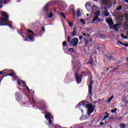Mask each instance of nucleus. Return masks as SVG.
<instances>
[{
    "mask_svg": "<svg viewBox=\"0 0 128 128\" xmlns=\"http://www.w3.org/2000/svg\"><path fill=\"white\" fill-rule=\"evenodd\" d=\"M1 16H2L0 18V26H8L10 28H12L14 30V27H12V22H10V23L8 24L7 22H10L8 14L6 12H2L1 14Z\"/></svg>",
    "mask_w": 128,
    "mask_h": 128,
    "instance_id": "obj_1",
    "label": "nucleus"
},
{
    "mask_svg": "<svg viewBox=\"0 0 128 128\" xmlns=\"http://www.w3.org/2000/svg\"><path fill=\"white\" fill-rule=\"evenodd\" d=\"M11 72L9 74H7L4 76H3V78H5V76H14V74H16V73H14V71L12 70H4L3 71H0V75L2 74H4L6 72Z\"/></svg>",
    "mask_w": 128,
    "mask_h": 128,
    "instance_id": "obj_2",
    "label": "nucleus"
},
{
    "mask_svg": "<svg viewBox=\"0 0 128 128\" xmlns=\"http://www.w3.org/2000/svg\"><path fill=\"white\" fill-rule=\"evenodd\" d=\"M82 74L80 75L78 72H76L75 73V78L77 84H80L82 82Z\"/></svg>",
    "mask_w": 128,
    "mask_h": 128,
    "instance_id": "obj_3",
    "label": "nucleus"
},
{
    "mask_svg": "<svg viewBox=\"0 0 128 128\" xmlns=\"http://www.w3.org/2000/svg\"><path fill=\"white\" fill-rule=\"evenodd\" d=\"M86 108L88 109V116H90V114H92L94 112V106H92V104H88L86 105Z\"/></svg>",
    "mask_w": 128,
    "mask_h": 128,
    "instance_id": "obj_4",
    "label": "nucleus"
},
{
    "mask_svg": "<svg viewBox=\"0 0 128 128\" xmlns=\"http://www.w3.org/2000/svg\"><path fill=\"white\" fill-rule=\"evenodd\" d=\"M94 84V80H92L90 82L88 85V94H90V98L92 100V84Z\"/></svg>",
    "mask_w": 128,
    "mask_h": 128,
    "instance_id": "obj_5",
    "label": "nucleus"
},
{
    "mask_svg": "<svg viewBox=\"0 0 128 128\" xmlns=\"http://www.w3.org/2000/svg\"><path fill=\"white\" fill-rule=\"evenodd\" d=\"M78 38H74L70 40V44L73 48H76L78 46Z\"/></svg>",
    "mask_w": 128,
    "mask_h": 128,
    "instance_id": "obj_6",
    "label": "nucleus"
},
{
    "mask_svg": "<svg viewBox=\"0 0 128 128\" xmlns=\"http://www.w3.org/2000/svg\"><path fill=\"white\" fill-rule=\"evenodd\" d=\"M45 114V118H46L47 120H48V126L52 124V121L50 119V118H52V114L48 113V112H46L44 113Z\"/></svg>",
    "mask_w": 128,
    "mask_h": 128,
    "instance_id": "obj_7",
    "label": "nucleus"
},
{
    "mask_svg": "<svg viewBox=\"0 0 128 128\" xmlns=\"http://www.w3.org/2000/svg\"><path fill=\"white\" fill-rule=\"evenodd\" d=\"M94 18L92 22V24H96L95 22L96 20L100 16V11H97L95 12L94 13Z\"/></svg>",
    "mask_w": 128,
    "mask_h": 128,
    "instance_id": "obj_8",
    "label": "nucleus"
},
{
    "mask_svg": "<svg viewBox=\"0 0 128 128\" xmlns=\"http://www.w3.org/2000/svg\"><path fill=\"white\" fill-rule=\"evenodd\" d=\"M106 22H107V24H108L110 30H112V18L108 19L106 18Z\"/></svg>",
    "mask_w": 128,
    "mask_h": 128,
    "instance_id": "obj_9",
    "label": "nucleus"
},
{
    "mask_svg": "<svg viewBox=\"0 0 128 128\" xmlns=\"http://www.w3.org/2000/svg\"><path fill=\"white\" fill-rule=\"evenodd\" d=\"M22 98V95L20 92L16 93V98L18 102H20V100Z\"/></svg>",
    "mask_w": 128,
    "mask_h": 128,
    "instance_id": "obj_10",
    "label": "nucleus"
},
{
    "mask_svg": "<svg viewBox=\"0 0 128 128\" xmlns=\"http://www.w3.org/2000/svg\"><path fill=\"white\" fill-rule=\"evenodd\" d=\"M50 6V2L48 3L44 8V10L45 12H48V10H50V8H48V6Z\"/></svg>",
    "mask_w": 128,
    "mask_h": 128,
    "instance_id": "obj_11",
    "label": "nucleus"
},
{
    "mask_svg": "<svg viewBox=\"0 0 128 128\" xmlns=\"http://www.w3.org/2000/svg\"><path fill=\"white\" fill-rule=\"evenodd\" d=\"M122 26V24H118L112 26V28L115 32H118V26Z\"/></svg>",
    "mask_w": 128,
    "mask_h": 128,
    "instance_id": "obj_12",
    "label": "nucleus"
},
{
    "mask_svg": "<svg viewBox=\"0 0 128 128\" xmlns=\"http://www.w3.org/2000/svg\"><path fill=\"white\" fill-rule=\"evenodd\" d=\"M70 34L72 36H78V33L76 32V28H74L72 32H70Z\"/></svg>",
    "mask_w": 128,
    "mask_h": 128,
    "instance_id": "obj_13",
    "label": "nucleus"
},
{
    "mask_svg": "<svg viewBox=\"0 0 128 128\" xmlns=\"http://www.w3.org/2000/svg\"><path fill=\"white\" fill-rule=\"evenodd\" d=\"M123 18L124 16H119L117 19V21L118 22H119L118 24H121V26H122V22H124Z\"/></svg>",
    "mask_w": 128,
    "mask_h": 128,
    "instance_id": "obj_14",
    "label": "nucleus"
},
{
    "mask_svg": "<svg viewBox=\"0 0 128 128\" xmlns=\"http://www.w3.org/2000/svg\"><path fill=\"white\" fill-rule=\"evenodd\" d=\"M112 0H102V4H110Z\"/></svg>",
    "mask_w": 128,
    "mask_h": 128,
    "instance_id": "obj_15",
    "label": "nucleus"
},
{
    "mask_svg": "<svg viewBox=\"0 0 128 128\" xmlns=\"http://www.w3.org/2000/svg\"><path fill=\"white\" fill-rule=\"evenodd\" d=\"M76 14L77 16H81L82 12H80V8L77 9Z\"/></svg>",
    "mask_w": 128,
    "mask_h": 128,
    "instance_id": "obj_16",
    "label": "nucleus"
},
{
    "mask_svg": "<svg viewBox=\"0 0 128 128\" xmlns=\"http://www.w3.org/2000/svg\"><path fill=\"white\" fill-rule=\"evenodd\" d=\"M88 102H86V100H83L82 102V105L83 106H86H86H88Z\"/></svg>",
    "mask_w": 128,
    "mask_h": 128,
    "instance_id": "obj_17",
    "label": "nucleus"
},
{
    "mask_svg": "<svg viewBox=\"0 0 128 128\" xmlns=\"http://www.w3.org/2000/svg\"><path fill=\"white\" fill-rule=\"evenodd\" d=\"M84 40L85 41L84 44L85 46H88V44H90V41L88 40H86V38H84Z\"/></svg>",
    "mask_w": 128,
    "mask_h": 128,
    "instance_id": "obj_18",
    "label": "nucleus"
},
{
    "mask_svg": "<svg viewBox=\"0 0 128 128\" xmlns=\"http://www.w3.org/2000/svg\"><path fill=\"white\" fill-rule=\"evenodd\" d=\"M28 40H34V34H30L28 36Z\"/></svg>",
    "mask_w": 128,
    "mask_h": 128,
    "instance_id": "obj_19",
    "label": "nucleus"
},
{
    "mask_svg": "<svg viewBox=\"0 0 128 128\" xmlns=\"http://www.w3.org/2000/svg\"><path fill=\"white\" fill-rule=\"evenodd\" d=\"M118 44H120L122 46H126L127 48L128 47V44H124L120 42H118Z\"/></svg>",
    "mask_w": 128,
    "mask_h": 128,
    "instance_id": "obj_20",
    "label": "nucleus"
},
{
    "mask_svg": "<svg viewBox=\"0 0 128 128\" xmlns=\"http://www.w3.org/2000/svg\"><path fill=\"white\" fill-rule=\"evenodd\" d=\"M6 2H8V0H0V4H6Z\"/></svg>",
    "mask_w": 128,
    "mask_h": 128,
    "instance_id": "obj_21",
    "label": "nucleus"
},
{
    "mask_svg": "<svg viewBox=\"0 0 128 128\" xmlns=\"http://www.w3.org/2000/svg\"><path fill=\"white\" fill-rule=\"evenodd\" d=\"M110 16V13L108 12V11H105L104 12V16Z\"/></svg>",
    "mask_w": 128,
    "mask_h": 128,
    "instance_id": "obj_22",
    "label": "nucleus"
},
{
    "mask_svg": "<svg viewBox=\"0 0 128 128\" xmlns=\"http://www.w3.org/2000/svg\"><path fill=\"white\" fill-rule=\"evenodd\" d=\"M85 6H86V8H88V6H90V4L89 2H86V4H85Z\"/></svg>",
    "mask_w": 128,
    "mask_h": 128,
    "instance_id": "obj_23",
    "label": "nucleus"
},
{
    "mask_svg": "<svg viewBox=\"0 0 128 128\" xmlns=\"http://www.w3.org/2000/svg\"><path fill=\"white\" fill-rule=\"evenodd\" d=\"M120 128H126V124H120Z\"/></svg>",
    "mask_w": 128,
    "mask_h": 128,
    "instance_id": "obj_24",
    "label": "nucleus"
},
{
    "mask_svg": "<svg viewBox=\"0 0 128 128\" xmlns=\"http://www.w3.org/2000/svg\"><path fill=\"white\" fill-rule=\"evenodd\" d=\"M60 16H62V18H64V20H66V15H64V13L62 12L60 13Z\"/></svg>",
    "mask_w": 128,
    "mask_h": 128,
    "instance_id": "obj_25",
    "label": "nucleus"
},
{
    "mask_svg": "<svg viewBox=\"0 0 128 128\" xmlns=\"http://www.w3.org/2000/svg\"><path fill=\"white\" fill-rule=\"evenodd\" d=\"M68 52H74L76 50L74 48H70L68 50Z\"/></svg>",
    "mask_w": 128,
    "mask_h": 128,
    "instance_id": "obj_26",
    "label": "nucleus"
},
{
    "mask_svg": "<svg viewBox=\"0 0 128 128\" xmlns=\"http://www.w3.org/2000/svg\"><path fill=\"white\" fill-rule=\"evenodd\" d=\"M68 24H69V26H70V28H72V26H74V22H68Z\"/></svg>",
    "mask_w": 128,
    "mask_h": 128,
    "instance_id": "obj_27",
    "label": "nucleus"
},
{
    "mask_svg": "<svg viewBox=\"0 0 128 128\" xmlns=\"http://www.w3.org/2000/svg\"><path fill=\"white\" fill-rule=\"evenodd\" d=\"M52 16H54V13L51 12L49 14V16H48V17L49 18H52Z\"/></svg>",
    "mask_w": 128,
    "mask_h": 128,
    "instance_id": "obj_28",
    "label": "nucleus"
},
{
    "mask_svg": "<svg viewBox=\"0 0 128 128\" xmlns=\"http://www.w3.org/2000/svg\"><path fill=\"white\" fill-rule=\"evenodd\" d=\"M80 22H82V24H86V20H84L80 19Z\"/></svg>",
    "mask_w": 128,
    "mask_h": 128,
    "instance_id": "obj_29",
    "label": "nucleus"
},
{
    "mask_svg": "<svg viewBox=\"0 0 128 128\" xmlns=\"http://www.w3.org/2000/svg\"><path fill=\"white\" fill-rule=\"evenodd\" d=\"M118 110L117 108H115L114 110H112V114H116L117 112L116 111Z\"/></svg>",
    "mask_w": 128,
    "mask_h": 128,
    "instance_id": "obj_30",
    "label": "nucleus"
},
{
    "mask_svg": "<svg viewBox=\"0 0 128 128\" xmlns=\"http://www.w3.org/2000/svg\"><path fill=\"white\" fill-rule=\"evenodd\" d=\"M100 46H98V47H97L96 48V50L94 51V54H96V50H98V52H100Z\"/></svg>",
    "mask_w": 128,
    "mask_h": 128,
    "instance_id": "obj_31",
    "label": "nucleus"
},
{
    "mask_svg": "<svg viewBox=\"0 0 128 128\" xmlns=\"http://www.w3.org/2000/svg\"><path fill=\"white\" fill-rule=\"evenodd\" d=\"M27 32H29L30 34H34V31H32L30 29H27Z\"/></svg>",
    "mask_w": 128,
    "mask_h": 128,
    "instance_id": "obj_32",
    "label": "nucleus"
},
{
    "mask_svg": "<svg viewBox=\"0 0 128 128\" xmlns=\"http://www.w3.org/2000/svg\"><path fill=\"white\" fill-rule=\"evenodd\" d=\"M66 44H68L66 41H64L62 42V46H66Z\"/></svg>",
    "mask_w": 128,
    "mask_h": 128,
    "instance_id": "obj_33",
    "label": "nucleus"
},
{
    "mask_svg": "<svg viewBox=\"0 0 128 128\" xmlns=\"http://www.w3.org/2000/svg\"><path fill=\"white\" fill-rule=\"evenodd\" d=\"M67 42L70 44V36H68L67 37Z\"/></svg>",
    "mask_w": 128,
    "mask_h": 128,
    "instance_id": "obj_34",
    "label": "nucleus"
},
{
    "mask_svg": "<svg viewBox=\"0 0 128 128\" xmlns=\"http://www.w3.org/2000/svg\"><path fill=\"white\" fill-rule=\"evenodd\" d=\"M108 60L110 62L112 58V55H110V56H107Z\"/></svg>",
    "mask_w": 128,
    "mask_h": 128,
    "instance_id": "obj_35",
    "label": "nucleus"
},
{
    "mask_svg": "<svg viewBox=\"0 0 128 128\" xmlns=\"http://www.w3.org/2000/svg\"><path fill=\"white\" fill-rule=\"evenodd\" d=\"M106 115H104V116L106 118H108V116H110V114H108V112H106Z\"/></svg>",
    "mask_w": 128,
    "mask_h": 128,
    "instance_id": "obj_36",
    "label": "nucleus"
},
{
    "mask_svg": "<svg viewBox=\"0 0 128 128\" xmlns=\"http://www.w3.org/2000/svg\"><path fill=\"white\" fill-rule=\"evenodd\" d=\"M122 6H120L116 8V10H122Z\"/></svg>",
    "mask_w": 128,
    "mask_h": 128,
    "instance_id": "obj_37",
    "label": "nucleus"
},
{
    "mask_svg": "<svg viewBox=\"0 0 128 128\" xmlns=\"http://www.w3.org/2000/svg\"><path fill=\"white\" fill-rule=\"evenodd\" d=\"M70 10H74V4H71L70 6Z\"/></svg>",
    "mask_w": 128,
    "mask_h": 128,
    "instance_id": "obj_38",
    "label": "nucleus"
},
{
    "mask_svg": "<svg viewBox=\"0 0 128 128\" xmlns=\"http://www.w3.org/2000/svg\"><path fill=\"white\" fill-rule=\"evenodd\" d=\"M97 22H102V19L98 18H98L96 20Z\"/></svg>",
    "mask_w": 128,
    "mask_h": 128,
    "instance_id": "obj_39",
    "label": "nucleus"
},
{
    "mask_svg": "<svg viewBox=\"0 0 128 128\" xmlns=\"http://www.w3.org/2000/svg\"><path fill=\"white\" fill-rule=\"evenodd\" d=\"M112 100V96H111V97L108 100V104L110 102V101Z\"/></svg>",
    "mask_w": 128,
    "mask_h": 128,
    "instance_id": "obj_40",
    "label": "nucleus"
},
{
    "mask_svg": "<svg viewBox=\"0 0 128 128\" xmlns=\"http://www.w3.org/2000/svg\"><path fill=\"white\" fill-rule=\"evenodd\" d=\"M82 102H79V103L76 105V108H78V106H82Z\"/></svg>",
    "mask_w": 128,
    "mask_h": 128,
    "instance_id": "obj_41",
    "label": "nucleus"
},
{
    "mask_svg": "<svg viewBox=\"0 0 128 128\" xmlns=\"http://www.w3.org/2000/svg\"><path fill=\"white\" fill-rule=\"evenodd\" d=\"M125 17H126V20H128V13L125 14Z\"/></svg>",
    "mask_w": 128,
    "mask_h": 128,
    "instance_id": "obj_42",
    "label": "nucleus"
},
{
    "mask_svg": "<svg viewBox=\"0 0 128 128\" xmlns=\"http://www.w3.org/2000/svg\"><path fill=\"white\" fill-rule=\"evenodd\" d=\"M72 12H73V16H76V12H74V9H72Z\"/></svg>",
    "mask_w": 128,
    "mask_h": 128,
    "instance_id": "obj_43",
    "label": "nucleus"
},
{
    "mask_svg": "<svg viewBox=\"0 0 128 128\" xmlns=\"http://www.w3.org/2000/svg\"><path fill=\"white\" fill-rule=\"evenodd\" d=\"M41 28H42V32H46V28H44V27L42 26Z\"/></svg>",
    "mask_w": 128,
    "mask_h": 128,
    "instance_id": "obj_44",
    "label": "nucleus"
},
{
    "mask_svg": "<svg viewBox=\"0 0 128 128\" xmlns=\"http://www.w3.org/2000/svg\"><path fill=\"white\" fill-rule=\"evenodd\" d=\"M17 84H18L20 86L21 84H20V81L18 80H17Z\"/></svg>",
    "mask_w": 128,
    "mask_h": 128,
    "instance_id": "obj_45",
    "label": "nucleus"
},
{
    "mask_svg": "<svg viewBox=\"0 0 128 128\" xmlns=\"http://www.w3.org/2000/svg\"><path fill=\"white\" fill-rule=\"evenodd\" d=\"M26 88H27L28 92H30V88H28V86H26Z\"/></svg>",
    "mask_w": 128,
    "mask_h": 128,
    "instance_id": "obj_46",
    "label": "nucleus"
},
{
    "mask_svg": "<svg viewBox=\"0 0 128 128\" xmlns=\"http://www.w3.org/2000/svg\"><path fill=\"white\" fill-rule=\"evenodd\" d=\"M82 38H84V36H80V37H79V40H82Z\"/></svg>",
    "mask_w": 128,
    "mask_h": 128,
    "instance_id": "obj_47",
    "label": "nucleus"
},
{
    "mask_svg": "<svg viewBox=\"0 0 128 128\" xmlns=\"http://www.w3.org/2000/svg\"><path fill=\"white\" fill-rule=\"evenodd\" d=\"M100 126H104V122H100Z\"/></svg>",
    "mask_w": 128,
    "mask_h": 128,
    "instance_id": "obj_48",
    "label": "nucleus"
},
{
    "mask_svg": "<svg viewBox=\"0 0 128 128\" xmlns=\"http://www.w3.org/2000/svg\"><path fill=\"white\" fill-rule=\"evenodd\" d=\"M89 42H92V38H90Z\"/></svg>",
    "mask_w": 128,
    "mask_h": 128,
    "instance_id": "obj_49",
    "label": "nucleus"
},
{
    "mask_svg": "<svg viewBox=\"0 0 128 128\" xmlns=\"http://www.w3.org/2000/svg\"><path fill=\"white\" fill-rule=\"evenodd\" d=\"M123 38L124 40H128V36H124Z\"/></svg>",
    "mask_w": 128,
    "mask_h": 128,
    "instance_id": "obj_50",
    "label": "nucleus"
},
{
    "mask_svg": "<svg viewBox=\"0 0 128 128\" xmlns=\"http://www.w3.org/2000/svg\"><path fill=\"white\" fill-rule=\"evenodd\" d=\"M89 64H91V66H92V64H94L92 63V61L89 62Z\"/></svg>",
    "mask_w": 128,
    "mask_h": 128,
    "instance_id": "obj_51",
    "label": "nucleus"
},
{
    "mask_svg": "<svg viewBox=\"0 0 128 128\" xmlns=\"http://www.w3.org/2000/svg\"><path fill=\"white\" fill-rule=\"evenodd\" d=\"M86 36L90 37V34H88V33H87V34H86Z\"/></svg>",
    "mask_w": 128,
    "mask_h": 128,
    "instance_id": "obj_52",
    "label": "nucleus"
},
{
    "mask_svg": "<svg viewBox=\"0 0 128 128\" xmlns=\"http://www.w3.org/2000/svg\"><path fill=\"white\" fill-rule=\"evenodd\" d=\"M82 36H86V33H82Z\"/></svg>",
    "mask_w": 128,
    "mask_h": 128,
    "instance_id": "obj_53",
    "label": "nucleus"
},
{
    "mask_svg": "<svg viewBox=\"0 0 128 128\" xmlns=\"http://www.w3.org/2000/svg\"><path fill=\"white\" fill-rule=\"evenodd\" d=\"M22 84H24V86H26V82H24V81L22 82Z\"/></svg>",
    "mask_w": 128,
    "mask_h": 128,
    "instance_id": "obj_54",
    "label": "nucleus"
},
{
    "mask_svg": "<svg viewBox=\"0 0 128 128\" xmlns=\"http://www.w3.org/2000/svg\"><path fill=\"white\" fill-rule=\"evenodd\" d=\"M98 100H95L94 101V104H98Z\"/></svg>",
    "mask_w": 128,
    "mask_h": 128,
    "instance_id": "obj_55",
    "label": "nucleus"
},
{
    "mask_svg": "<svg viewBox=\"0 0 128 128\" xmlns=\"http://www.w3.org/2000/svg\"><path fill=\"white\" fill-rule=\"evenodd\" d=\"M82 74H88V72L86 71V72H82Z\"/></svg>",
    "mask_w": 128,
    "mask_h": 128,
    "instance_id": "obj_56",
    "label": "nucleus"
},
{
    "mask_svg": "<svg viewBox=\"0 0 128 128\" xmlns=\"http://www.w3.org/2000/svg\"><path fill=\"white\" fill-rule=\"evenodd\" d=\"M121 36L124 38V34H121Z\"/></svg>",
    "mask_w": 128,
    "mask_h": 128,
    "instance_id": "obj_57",
    "label": "nucleus"
},
{
    "mask_svg": "<svg viewBox=\"0 0 128 128\" xmlns=\"http://www.w3.org/2000/svg\"><path fill=\"white\" fill-rule=\"evenodd\" d=\"M106 119V117H104V118H103V119H102V122H104V120Z\"/></svg>",
    "mask_w": 128,
    "mask_h": 128,
    "instance_id": "obj_58",
    "label": "nucleus"
},
{
    "mask_svg": "<svg viewBox=\"0 0 128 128\" xmlns=\"http://www.w3.org/2000/svg\"><path fill=\"white\" fill-rule=\"evenodd\" d=\"M122 116H120V117L119 118L120 120H122Z\"/></svg>",
    "mask_w": 128,
    "mask_h": 128,
    "instance_id": "obj_59",
    "label": "nucleus"
},
{
    "mask_svg": "<svg viewBox=\"0 0 128 128\" xmlns=\"http://www.w3.org/2000/svg\"><path fill=\"white\" fill-rule=\"evenodd\" d=\"M26 104V102H22V104Z\"/></svg>",
    "mask_w": 128,
    "mask_h": 128,
    "instance_id": "obj_60",
    "label": "nucleus"
},
{
    "mask_svg": "<svg viewBox=\"0 0 128 128\" xmlns=\"http://www.w3.org/2000/svg\"><path fill=\"white\" fill-rule=\"evenodd\" d=\"M24 42H26V40H28V38H26L24 40Z\"/></svg>",
    "mask_w": 128,
    "mask_h": 128,
    "instance_id": "obj_61",
    "label": "nucleus"
},
{
    "mask_svg": "<svg viewBox=\"0 0 128 128\" xmlns=\"http://www.w3.org/2000/svg\"><path fill=\"white\" fill-rule=\"evenodd\" d=\"M86 30H88V32H90V29H88V28H86Z\"/></svg>",
    "mask_w": 128,
    "mask_h": 128,
    "instance_id": "obj_62",
    "label": "nucleus"
},
{
    "mask_svg": "<svg viewBox=\"0 0 128 128\" xmlns=\"http://www.w3.org/2000/svg\"><path fill=\"white\" fill-rule=\"evenodd\" d=\"M104 10H108V8H104Z\"/></svg>",
    "mask_w": 128,
    "mask_h": 128,
    "instance_id": "obj_63",
    "label": "nucleus"
},
{
    "mask_svg": "<svg viewBox=\"0 0 128 128\" xmlns=\"http://www.w3.org/2000/svg\"><path fill=\"white\" fill-rule=\"evenodd\" d=\"M22 38H24L25 37H24V36H22Z\"/></svg>",
    "mask_w": 128,
    "mask_h": 128,
    "instance_id": "obj_64",
    "label": "nucleus"
}]
</instances>
